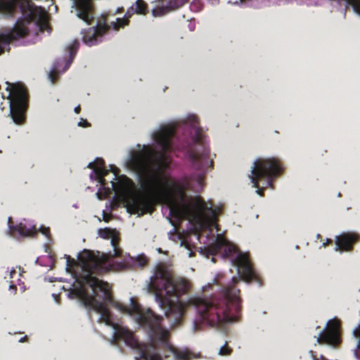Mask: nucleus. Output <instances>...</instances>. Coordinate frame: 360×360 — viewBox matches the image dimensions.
Listing matches in <instances>:
<instances>
[{"mask_svg": "<svg viewBox=\"0 0 360 360\" xmlns=\"http://www.w3.org/2000/svg\"><path fill=\"white\" fill-rule=\"evenodd\" d=\"M150 138L159 151L150 144H137L129 150L124 162L126 168L137 176L140 191L127 176H119L115 167L108 170L103 159L96 158L88 164L92 170L89 178L98 187L97 198L102 200L114 191L128 212L139 215L150 212L154 202L164 203L174 226L169 238L179 241L188 257L196 248L195 241L205 238L203 243L207 246L199 248L201 255L208 257L220 253L230 257L243 280L261 285L247 253L239 252L219 233L209 238L212 229L217 228L221 207L185 193L187 188L195 192L202 188L205 173L213 164L196 115L188 114L161 125L151 131Z\"/></svg>", "mask_w": 360, "mask_h": 360, "instance_id": "f257e3e1", "label": "nucleus"}, {"mask_svg": "<svg viewBox=\"0 0 360 360\" xmlns=\"http://www.w3.org/2000/svg\"><path fill=\"white\" fill-rule=\"evenodd\" d=\"M148 259L143 255L136 258L124 253L119 247L105 254L84 250L77 256V262L67 257V270L75 278L68 297L78 298L82 304L94 310L98 321L108 326L113 340H124L127 345L139 352L135 360H163L173 354L178 360H187L191 353L187 349L174 347L169 342V333L162 327V318L150 309L141 306L131 297L129 304L113 300L108 283L98 279L96 272L120 271L132 267H143Z\"/></svg>", "mask_w": 360, "mask_h": 360, "instance_id": "f03ea898", "label": "nucleus"}, {"mask_svg": "<svg viewBox=\"0 0 360 360\" xmlns=\"http://www.w3.org/2000/svg\"><path fill=\"white\" fill-rule=\"evenodd\" d=\"M238 281V277L232 278L231 284L222 289L221 298L195 295L181 301L178 298L190 289L188 281L174 277L169 267L159 265L150 278L148 290L154 294L159 307L174 325L180 322L187 307L194 308L197 319L193 323V330L197 331L200 328L198 322L214 327L238 320L240 310L239 290L232 286Z\"/></svg>", "mask_w": 360, "mask_h": 360, "instance_id": "7ed1b4c3", "label": "nucleus"}, {"mask_svg": "<svg viewBox=\"0 0 360 360\" xmlns=\"http://www.w3.org/2000/svg\"><path fill=\"white\" fill-rule=\"evenodd\" d=\"M30 0H0V13L6 16L21 14L13 30L0 32V54L6 50L12 40L25 36L35 37L38 32L50 29L48 15L41 6H34Z\"/></svg>", "mask_w": 360, "mask_h": 360, "instance_id": "20e7f679", "label": "nucleus"}, {"mask_svg": "<svg viewBox=\"0 0 360 360\" xmlns=\"http://www.w3.org/2000/svg\"><path fill=\"white\" fill-rule=\"evenodd\" d=\"M283 170L280 160L276 158H259L252 163L249 176L256 193L262 195L264 188L271 187V184Z\"/></svg>", "mask_w": 360, "mask_h": 360, "instance_id": "39448f33", "label": "nucleus"}, {"mask_svg": "<svg viewBox=\"0 0 360 360\" xmlns=\"http://www.w3.org/2000/svg\"><path fill=\"white\" fill-rule=\"evenodd\" d=\"M8 91L7 98L9 101V115L14 123L21 124L24 122L25 114L27 107V96L24 86L20 84H6Z\"/></svg>", "mask_w": 360, "mask_h": 360, "instance_id": "423d86ee", "label": "nucleus"}, {"mask_svg": "<svg viewBox=\"0 0 360 360\" xmlns=\"http://www.w3.org/2000/svg\"><path fill=\"white\" fill-rule=\"evenodd\" d=\"M78 47V41L76 39L72 41L67 47L69 52L68 59L60 58L53 64L51 70L49 73V79L52 83L56 81L58 75L64 72L69 68L77 51Z\"/></svg>", "mask_w": 360, "mask_h": 360, "instance_id": "0eeeda50", "label": "nucleus"}, {"mask_svg": "<svg viewBox=\"0 0 360 360\" xmlns=\"http://www.w3.org/2000/svg\"><path fill=\"white\" fill-rule=\"evenodd\" d=\"M340 321L335 318L329 320L317 337V342L335 346L340 342Z\"/></svg>", "mask_w": 360, "mask_h": 360, "instance_id": "6e6552de", "label": "nucleus"}, {"mask_svg": "<svg viewBox=\"0 0 360 360\" xmlns=\"http://www.w3.org/2000/svg\"><path fill=\"white\" fill-rule=\"evenodd\" d=\"M8 234L13 238H20L34 236L37 229L32 221L22 219L17 225L13 226L11 217L8 218Z\"/></svg>", "mask_w": 360, "mask_h": 360, "instance_id": "1a4fd4ad", "label": "nucleus"}, {"mask_svg": "<svg viewBox=\"0 0 360 360\" xmlns=\"http://www.w3.org/2000/svg\"><path fill=\"white\" fill-rule=\"evenodd\" d=\"M109 29L110 26L106 24L105 21H100L96 26L90 27L87 30H83L82 34L84 43L89 46L97 44Z\"/></svg>", "mask_w": 360, "mask_h": 360, "instance_id": "9d476101", "label": "nucleus"}, {"mask_svg": "<svg viewBox=\"0 0 360 360\" xmlns=\"http://www.w3.org/2000/svg\"><path fill=\"white\" fill-rule=\"evenodd\" d=\"M147 13V4L143 0H136L127 10L124 18H117L116 21L111 22V26L115 30L127 25L129 19L133 14L146 15Z\"/></svg>", "mask_w": 360, "mask_h": 360, "instance_id": "9b49d317", "label": "nucleus"}, {"mask_svg": "<svg viewBox=\"0 0 360 360\" xmlns=\"http://www.w3.org/2000/svg\"><path fill=\"white\" fill-rule=\"evenodd\" d=\"M71 13L87 24H91L94 19L93 8L90 0H72Z\"/></svg>", "mask_w": 360, "mask_h": 360, "instance_id": "f8f14e48", "label": "nucleus"}, {"mask_svg": "<svg viewBox=\"0 0 360 360\" xmlns=\"http://www.w3.org/2000/svg\"><path fill=\"white\" fill-rule=\"evenodd\" d=\"M188 0H154L155 4L152 9L153 17H161L174 8H179L185 4Z\"/></svg>", "mask_w": 360, "mask_h": 360, "instance_id": "ddd939ff", "label": "nucleus"}, {"mask_svg": "<svg viewBox=\"0 0 360 360\" xmlns=\"http://www.w3.org/2000/svg\"><path fill=\"white\" fill-rule=\"evenodd\" d=\"M358 235L354 233H344L335 238L336 251L350 250L352 244L357 240Z\"/></svg>", "mask_w": 360, "mask_h": 360, "instance_id": "4468645a", "label": "nucleus"}, {"mask_svg": "<svg viewBox=\"0 0 360 360\" xmlns=\"http://www.w3.org/2000/svg\"><path fill=\"white\" fill-rule=\"evenodd\" d=\"M293 0H229L228 3L238 5L241 3H245L246 5L255 7L262 8L264 6H270L274 5H281L283 4L291 3Z\"/></svg>", "mask_w": 360, "mask_h": 360, "instance_id": "2eb2a0df", "label": "nucleus"}, {"mask_svg": "<svg viewBox=\"0 0 360 360\" xmlns=\"http://www.w3.org/2000/svg\"><path fill=\"white\" fill-rule=\"evenodd\" d=\"M98 235L103 239L110 240L112 249L119 246L117 243L119 240V233L115 229L104 228L98 229Z\"/></svg>", "mask_w": 360, "mask_h": 360, "instance_id": "dca6fc26", "label": "nucleus"}, {"mask_svg": "<svg viewBox=\"0 0 360 360\" xmlns=\"http://www.w3.org/2000/svg\"><path fill=\"white\" fill-rule=\"evenodd\" d=\"M231 349L226 345H224L220 347L218 354L221 356H228L231 354Z\"/></svg>", "mask_w": 360, "mask_h": 360, "instance_id": "f3484780", "label": "nucleus"}, {"mask_svg": "<svg viewBox=\"0 0 360 360\" xmlns=\"http://www.w3.org/2000/svg\"><path fill=\"white\" fill-rule=\"evenodd\" d=\"M39 231L41 232L42 234H44L46 237H49V236L50 234V231H49V228L41 226L39 229Z\"/></svg>", "mask_w": 360, "mask_h": 360, "instance_id": "a211bd4d", "label": "nucleus"}, {"mask_svg": "<svg viewBox=\"0 0 360 360\" xmlns=\"http://www.w3.org/2000/svg\"><path fill=\"white\" fill-rule=\"evenodd\" d=\"M78 126L82 127H86L89 126V123L86 120L84 119H81L80 121L78 122Z\"/></svg>", "mask_w": 360, "mask_h": 360, "instance_id": "6ab92c4d", "label": "nucleus"}, {"mask_svg": "<svg viewBox=\"0 0 360 360\" xmlns=\"http://www.w3.org/2000/svg\"><path fill=\"white\" fill-rule=\"evenodd\" d=\"M10 273V278L11 279H13L17 274H20L15 269H12L9 271Z\"/></svg>", "mask_w": 360, "mask_h": 360, "instance_id": "aec40b11", "label": "nucleus"}, {"mask_svg": "<svg viewBox=\"0 0 360 360\" xmlns=\"http://www.w3.org/2000/svg\"><path fill=\"white\" fill-rule=\"evenodd\" d=\"M212 5H217L219 4L220 0H208Z\"/></svg>", "mask_w": 360, "mask_h": 360, "instance_id": "412c9836", "label": "nucleus"}, {"mask_svg": "<svg viewBox=\"0 0 360 360\" xmlns=\"http://www.w3.org/2000/svg\"><path fill=\"white\" fill-rule=\"evenodd\" d=\"M109 217L107 215V214H105V212H103V219L105 221H108L109 220Z\"/></svg>", "mask_w": 360, "mask_h": 360, "instance_id": "4be33fe9", "label": "nucleus"}, {"mask_svg": "<svg viewBox=\"0 0 360 360\" xmlns=\"http://www.w3.org/2000/svg\"><path fill=\"white\" fill-rule=\"evenodd\" d=\"M9 288H10V290L13 289V290H14V293L15 292V281H14L13 280V281H11V284L10 285Z\"/></svg>", "mask_w": 360, "mask_h": 360, "instance_id": "5701e85b", "label": "nucleus"}, {"mask_svg": "<svg viewBox=\"0 0 360 360\" xmlns=\"http://www.w3.org/2000/svg\"><path fill=\"white\" fill-rule=\"evenodd\" d=\"M188 27H189L190 30L193 31V30H194L195 25L193 23H190L188 25Z\"/></svg>", "mask_w": 360, "mask_h": 360, "instance_id": "b1692460", "label": "nucleus"}, {"mask_svg": "<svg viewBox=\"0 0 360 360\" xmlns=\"http://www.w3.org/2000/svg\"><path fill=\"white\" fill-rule=\"evenodd\" d=\"M52 297H53V299L55 300V301H56V302H58V295L57 294H56V293H53V294H52Z\"/></svg>", "mask_w": 360, "mask_h": 360, "instance_id": "393cba45", "label": "nucleus"}, {"mask_svg": "<svg viewBox=\"0 0 360 360\" xmlns=\"http://www.w3.org/2000/svg\"><path fill=\"white\" fill-rule=\"evenodd\" d=\"M79 109H80L79 106L76 107V108H75V112L76 113H78V112H79Z\"/></svg>", "mask_w": 360, "mask_h": 360, "instance_id": "a878e982", "label": "nucleus"}, {"mask_svg": "<svg viewBox=\"0 0 360 360\" xmlns=\"http://www.w3.org/2000/svg\"><path fill=\"white\" fill-rule=\"evenodd\" d=\"M26 338H27V337L25 336V337L22 338L21 339H20L19 342H22L25 340Z\"/></svg>", "mask_w": 360, "mask_h": 360, "instance_id": "bb28decb", "label": "nucleus"}, {"mask_svg": "<svg viewBox=\"0 0 360 360\" xmlns=\"http://www.w3.org/2000/svg\"><path fill=\"white\" fill-rule=\"evenodd\" d=\"M46 259L49 260V262H52L51 257H49V256H47V257H46Z\"/></svg>", "mask_w": 360, "mask_h": 360, "instance_id": "cd10ccee", "label": "nucleus"}, {"mask_svg": "<svg viewBox=\"0 0 360 360\" xmlns=\"http://www.w3.org/2000/svg\"><path fill=\"white\" fill-rule=\"evenodd\" d=\"M210 285H211V284H208L207 285H205V286L202 287V290H205L207 287H210Z\"/></svg>", "mask_w": 360, "mask_h": 360, "instance_id": "c85d7f7f", "label": "nucleus"}, {"mask_svg": "<svg viewBox=\"0 0 360 360\" xmlns=\"http://www.w3.org/2000/svg\"><path fill=\"white\" fill-rule=\"evenodd\" d=\"M330 241V240H327V242H325L323 244V246H326L327 245V243Z\"/></svg>", "mask_w": 360, "mask_h": 360, "instance_id": "c756f323", "label": "nucleus"}, {"mask_svg": "<svg viewBox=\"0 0 360 360\" xmlns=\"http://www.w3.org/2000/svg\"><path fill=\"white\" fill-rule=\"evenodd\" d=\"M212 261L214 262V257L212 258Z\"/></svg>", "mask_w": 360, "mask_h": 360, "instance_id": "7c9ffc66", "label": "nucleus"}, {"mask_svg": "<svg viewBox=\"0 0 360 360\" xmlns=\"http://www.w3.org/2000/svg\"><path fill=\"white\" fill-rule=\"evenodd\" d=\"M39 260H40V259H39V258H38V259H37V262H39Z\"/></svg>", "mask_w": 360, "mask_h": 360, "instance_id": "2f4dec72", "label": "nucleus"}]
</instances>
